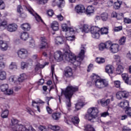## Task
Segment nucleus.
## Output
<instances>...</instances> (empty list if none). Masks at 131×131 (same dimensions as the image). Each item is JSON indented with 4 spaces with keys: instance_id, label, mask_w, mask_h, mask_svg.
I'll return each mask as SVG.
<instances>
[{
    "instance_id": "obj_1",
    "label": "nucleus",
    "mask_w": 131,
    "mask_h": 131,
    "mask_svg": "<svg viewBox=\"0 0 131 131\" xmlns=\"http://www.w3.org/2000/svg\"><path fill=\"white\" fill-rule=\"evenodd\" d=\"M84 53H85V47L84 45H81V50L78 57H76L73 53H65V60L67 61H73L75 66H80V64H81V61L84 58Z\"/></svg>"
},
{
    "instance_id": "obj_2",
    "label": "nucleus",
    "mask_w": 131,
    "mask_h": 131,
    "mask_svg": "<svg viewBox=\"0 0 131 131\" xmlns=\"http://www.w3.org/2000/svg\"><path fill=\"white\" fill-rule=\"evenodd\" d=\"M78 91V87L77 86L71 85L68 86L65 90H62L61 95H64L65 98L68 99V100L66 103L68 110H69V108L71 107V101L70 99L72 98L73 94Z\"/></svg>"
},
{
    "instance_id": "obj_3",
    "label": "nucleus",
    "mask_w": 131,
    "mask_h": 131,
    "mask_svg": "<svg viewBox=\"0 0 131 131\" xmlns=\"http://www.w3.org/2000/svg\"><path fill=\"white\" fill-rule=\"evenodd\" d=\"M92 82L98 89H104L109 85L108 81L105 79H101L100 77L93 74L92 76Z\"/></svg>"
},
{
    "instance_id": "obj_4",
    "label": "nucleus",
    "mask_w": 131,
    "mask_h": 131,
    "mask_svg": "<svg viewBox=\"0 0 131 131\" xmlns=\"http://www.w3.org/2000/svg\"><path fill=\"white\" fill-rule=\"evenodd\" d=\"M88 115L85 116V118L91 122H96L99 114V110L96 107H91L88 110Z\"/></svg>"
},
{
    "instance_id": "obj_5",
    "label": "nucleus",
    "mask_w": 131,
    "mask_h": 131,
    "mask_svg": "<svg viewBox=\"0 0 131 131\" xmlns=\"http://www.w3.org/2000/svg\"><path fill=\"white\" fill-rule=\"evenodd\" d=\"M90 32L93 38L98 39L100 37V28L99 27L95 26L91 27Z\"/></svg>"
},
{
    "instance_id": "obj_6",
    "label": "nucleus",
    "mask_w": 131,
    "mask_h": 131,
    "mask_svg": "<svg viewBox=\"0 0 131 131\" xmlns=\"http://www.w3.org/2000/svg\"><path fill=\"white\" fill-rule=\"evenodd\" d=\"M108 45V50H109L111 53H112V54H116V53H118L119 51V45L118 44H112V42L109 41Z\"/></svg>"
},
{
    "instance_id": "obj_7",
    "label": "nucleus",
    "mask_w": 131,
    "mask_h": 131,
    "mask_svg": "<svg viewBox=\"0 0 131 131\" xmlns=\"http://www.w3.org/2000/svg\"><path fill=\"white\" fill-rule=\"evenodd\" d=\"M26 10L28 11L29 12H30L31 15H33L34 17H35L36 21L37 22H42V19H41V17H40L37 13H36L34 10L31 8L30 6H26L25 7Z\"/></svg>"
},
{
    "instance_id": "obj_8",
    "label": "nucleus",
    "mask_w": 131,
    "mask_h": 131,
    "mask_svg": "<svg viewBox=\"0 0 131 131\" xmlns=\"http://www.w3.org/2000/svg\"><path fill=\"white\" fill-rule=\"evenodd\" d=\"M17 56L20 59H26L28 56V51L26 49H20L17 52Z\"/></svg>"
},
{
    "instance_id": "obj_9",
    "label": "nucleus",
    "mask_w": 131,
    "mask_h": 131,
    "mask_svg": "<svg viewBox=\"0 0 131 131\" xmlns=\"http://www.w3.org/2000/svg\"><path fill=\"white\" fill-rule=\"evenodd\" d=\"M54 57L57 62H60V61L65 60V54H62V52L60 51L55 52L54 53Z\"/></svg>"
},
{
    "instance_id": "obj_10",
    "label": "nucleus",
    "mask_w": 131,
    "mask_h": 131,
    "mask_svg": "<svg viewBox=\"0 0 131 131\" xmlns=\"http://www.w3.org/2000/svg\"><path fill=\"white\" fill-rule=\"evenodd\" d=\"M40 40L41 43L39 45V48L40 49H46V48H47L48 46V40H47V38H46V37H40Z\"/></svg>"
},
{
    "instance_id": "obj_11",
    "label": "nucleus",
    "mask_w": 131,
    "mask_h": 131,
    "mask_svg": "<svg viewBox=\"0 0 131 131\" xmlns=\"http://www.w3.org/2000/svg\"><path fill=\"white\" fill-rule=\"evenodd\" d=\"M64 76L67 78L71 77L73 75V73L72 72V69L70 67H67L66 68L64 73Z\"/></svg>"
},
{
    "instance_id": "obj_12",
    "label": "nucleus",
    "mask_w": 131,
    "mask_h": 131,
    "mask_svg": "<svg viewBox=\"0 0 131 131\" xmlns=\"http://www.w3.org/2000/svg\"><path fill=\"white\" fill-rule=\"evenodd\" d=\"M18 28V26L16 24H9L7 26V30L9 32H14Z\"/></svg>"
},
{
    "instance_id": "obj_13",
    "label": "nucleus",
    "mask_w": 131,
    "mask_h": 131,
    "mask_svg": "<svg viewBox=\"0 0 131 131\" xmlns=\"http://www.w3.org/2000/svg\"><path fill=\"white\" fill-rule=\"evenodd\" d=\"M75 11L77 14H81L82 13H84V12H85V8H84L83 5H78L75 7Z\"/></svg>"
},
{
    "instance_id": "obj_14",
    "label": "nucleus",
    "mask_w": 131,
    "mask_h": 131,
    "mask_svg": "<svg viewBox=\"0 0 131 131\" xmlns=\"http://www.w3.org/2000/svg\"><path fill=\"white\" fill-rule=\"evenodd\" d=\"M9 48V45L6 41H4L3 40H0V49L3 52H5L8 50Z\"/></svg>"
},
{
    "instance_id": "obj_15",
    "label": "nucleus",
    "mask_w": 131,
    "mask_h": 131,
    "mask_svg": "<svg viewBox=\"0 0 131 131\" xmlns=\"http://www.w3.org/2000/svg\"><path fill=\"white\" fill-rule=\"evenodd\" d=\"M122 78L125 83L131 85V77H128L127 74H122Z\"/></svg>"
},
{
    "instance_id": "obj_16",
    "label": "nucleus",
    "mask_w": 131,
    "mask_h": 131,
    "mask_svg": "<svg viewBox=\"0 0 131 131\" xmlns=\"http://www.w3.org/2000/svg\"><path fill=\"white\" fill-rule=\"evenodd\" d=\"M98 48H99V51H104L105 49H106V50H108L109 48V41L106 42L105 43H101L99 45Z\"/></svg>"
},
{
    "instance_id": "obj_17",
    "label": "nucleus",
    "mask_w": 131,
    "mask_h": 131,
    "mask_svg": "<svg viewBox=\"0 0 131 131\" xmlns=\"http://www.w3.org/2000/svg\"><path fill=\"white\" fill-rule=\"evenodd\" d=\"M119 106L121 108H122V109L126 110L127 108H129V107H128V106H129V102L127 100H125L121 102L119 104Z\"/></svg>"
},
{
    "instance_id": "obj_18",
    "label": "nucleus",
    "mask_w": 131,
    "mask_h": 131,
    "mask_svg": "<svg viewBox=\"0 0 131 131\" xmlns=\"http://www.w3.org/2000/svg\"><path fill=\"white\" fill-rule=\"evenodd\" d=\"M6 28H8V22L6 20H2L0 19V30L3 31V30H5Z\"/></svg>"
},
{
    "instance_id": "obj_19",
    "label": "nucleus",
    "mask_w": 131,
    "mask_h": 131,
    "mask_svg": "<svg viewBox=\"0 0 131 131\" xmlns=\"http://www.w3.org/2000/svg\"><path fill=\"white\" fill-rule=\"evenodd\" d=\"M45 102L42 101H40V102H35V101H32V106L34 107V110H37L38 111V112H40V109L39 108V104H42Z\"/></svg>"
},
{
    "instance_id": "obj_20",
    "label": "nucleus",
    "mask_w": 131,
    "mask_h": 131,
    "mask_svg": "<svg viewBox=\"0 0 131 131\" xmlns=\"http://www.w3.org/2000/svg\"><path fill=\"white\" fill-rule=\"evenodd\" d=\"M51 28L54 31H57L59 30V23L57 21H54L51 23Z\"/></svg>"
},
{
    "instance_id": "obj_21",
    "label": "nucleus",
    "mask_w": 131,
    "mask_h": 131,
    "mask_svg": "<svg viewBox=\"0 0 131 131\" xmlns=\"http://www.w3.org/2000/svg\"><path fill=\"white\" fill-rule=\"evenodd\" d=\"M113 70H114V68L112 66L108 65L105 67V72L108 74H112L113 73Z\"/></svg>"
},
{
    "instance_id": "obj_22",
    "label": "nucleus",
    "mask_w": 131,
    "mask_h": 131,
    "mask_svg": "<svg viewBox=\"0 0 131 131\" xmlns=\"http://www.w3.org/2000/svg\"><path fill=\"white\" fill-rule=\"evenodd\" d=\"M20 27L24 31H29L30 30V25L27 23L23 24L20 26Z\"/></svg>"
},
{
    "instance_id": "obj_23",
    "label": "nucleus",
    "mask_w": 131,
    "mask_h": 131,
    "mask_svg": "<svg viewBox=\"0 0 131 131\" xmlns=\"http://www.w3.org/2000/svg\"><path fill=\"white\" fill-rule=\"evenodd\" d=\"M20 37L22 40L25 41L28 38H29V34L27 32H23L21 33Z\"/></svg>"
},
{
    "instance_id": "obj_24",
    "label": "nucleus",
    "mask_w": 131,
    "mask_h": 131,
    "mask_svg": "<svg viewBox=\"0 0 131 131\" xmlns=\"http://www.w3.org/2000/svg\"><path fill=\"white\" fill-rule=\"evenodd\" d=\"M100 103L103 107H105V106H108L110 104V99H108L106 100L104 99H102L100 100Z\"/></svg>"
},
{
    "instance_id": "obj_25",
    "label": "nucleus",
    "mask_w": 131,
    "mask_h": 131,
    "mask_svg": "<svg viewBox=\"0 0 131 131\" xmlns=\"http://www.w3.org/2000/svg\"><path fill=\"white\" fill-rule=\"evenodd\" d=\"M94 12V7L91 6H88L86 10V13L87 15H91V14H93Z\"/></svg>"
},
{
    "instance_id": "obj_26",
    "label": "nucleus",
    "mask_w": 131,
    "mask_h": 131,
    "mask_svg": "<svg viewBox=\"0 0 131 131\" xmlns=\"http://www.w3.org/2000/svg\"><path fill=\"white\" fill-rule=\"evenodd\" d=\"M55 43L56 45H62L64 43V39L62 37H57L55 39Z\"/></svg>"
},
{
    "instance_id": "obj_27",
    "label": "nucleus",
    "mask_w": 131,
    "mask_h": 131,
    "mask_svg": "<svg viewBox=\"0 0 131 131\" xmlns=\"http://www.w3.org/2000/svg\"><path fill=\"white\" fill-rule=\"evenodd\" d=\"M48 64H49V62H46L45 64H41L39 63H37L36 65L35 70H36V71H38L39 69L45 68V67L46 66V65H48Z\"/></svg>"
},
{
    "instance_id": "obj_28",
    "label": "nucleus",
    "mask_w": 131,
    "mask_h": 131,
    "mask_svg": "<svg viewBox=\"0 0 131 131\" xmlns=\"http://www.w3.org/2000/svg\"><path fill=\"white\" fill-rule=\"evenodd\" d=\"M124 68L121 65H119L116 70L117 74H121L123 72Z\"/></svg>"
},
{
    "instance_id": "obj_29",
    "label": "nucleus",
    "mask_w": 131,
    "mask_h": 131,
    "mask_svg": "<svg viewBox=\"0 0 131 131\" xmlns=\"http://www.w3.org/2000/svg\"><path fill=\"white\" fill-rule=\"evenodd\" d=\"M28 76L26 75V74H21L20 75V77L18 78V81H19V82H22V81H23V80H25V79H27L28 78Z\"/></svg>"
},
{
    "instance_id": "obj_30",
    "label": "nucleus",
    "mask_w": 131,
    "mask_h": 131,
    "mask_svg": "<svg viewBox=\"0 0 131 131\" xmlns=\"http://www.w3.org/2000/svg\"><path fill=\"white\" fill-rule=\"evenodd\" d=\"M18 120H17L16 119H14L13 118L11 120V127L12 128H15V127H17V125L18 124Z\"/></svg>"
},
{
    "instance_id": "obj_31",
    "label": "nucleus",
    "mask_w": 131,
    "mask_h": 131,
    "mask_svg": "<svg viewBox=\"0 0 131 131\" xmlns=\"http://www.w3.org/2000/svg\"><path fill=\"white\" fill-rule=\"evenodd\" d=\"M7 78V73L5 71L0 72V79L1 80H4Z\"/></svg>"
},
{
    "instance_id": "obj_32",
    "label": "nucleus",
    "mask_w": 131,
    "mask_h": 131,
    "mask_svg": "<svg viewBox=\"0 0 131 131\" xmlns=\"http://www.w3.org/2000/svg\"><path fill=\"white\" fill-rule=\"evenodd\" d=\"M91 29H92V27L89 26V25H84L83 30L86 33H89L91 32Z\"/></svg>"
},
{
    "instance_id": "obj_33",
    "label": "nucleus",
    "mask_w": 131,
    "mask_h": 131,
    "mask_svg": "<svg viewBox=\"0 0 131 131\" xmlns=\"http://www.w3.org/2000/svg\"><path fill=\"white\" fill-rule=\"evenodd\" d=\"M52 118L54 120H58L60 117H61V113H54L52 114Z\"/></svg>"
},
{
    "instance_id": "obj_34",
    "label": "nucleus",
    "mask_w": 131,
    "mask_h": 131,
    "mask_svg": "<svg viewBox=\"0 0 131 131\" xmlns=\"http://www.w3.org/2000/svg\"><path fill=\"white\" fill-rule=\"evenodd\" d=\"M16 127L18 128L19 131H28V129L26 128V127L22 124L17 125Z\"/></svg>"
},
{
    "instance_id": "obj_35",
    "label": "nucleus",
    "mask_w": 131,
    "mask_h": 131,
    "mask_svg": "<svg viewBox=\"0 0 131 131\" xmlns=\"http://www.w3.org/2000/svg\"><path fill=\"white\" fill-rule=\"evenodd\" d=\"M99 33H101V34H108V28H102L100 29Z\"/></svg>"
},
{
    "instance_id": "obj_36",
    "label": "nucleus",
    "mask_w": 131,
    "mask_h": 131,
    "mask_svg": "<svg viewBox=\"0 0 131 131\" xmlns=\"http://www.w3.org/2000/svg\"><path fill=\"white\" fill-rule=\"evenodd\" d=\"M101 18L102 21H107L108 20V13H103L101 14Z\"/></svg>"
},
{
    "instance_id": "obj_37",
    "label": "nucleus",
    "mask_w": 131,
    "mask_h": 131,
    "mask_svg": "<svg viewBox=\"0 0 131 131\" xmlns=\"http://www.w3.org/2000/svg\"><path fill=\"white\" fill-rule=\"evenodd\" d=\"M8 89H9V85H8V84H3L1 86V90L2 92H5L6 91H7V90H8Z\"/></svg>"
},
{
    "instance_id": "obj_38",
    "label": "nucleus",
    "mask_w": 131,
    "mask_h": 131,
    "mask_svg": "<svg viewBox=\"0 0 131 131\" xmlns=\"http://www.w3.org/2000/svg\"><path fill=\"white\" fill-rule=\"evenodd\" d=\"M48 127L49 128H50L51 129H52V130H54V131H58L60 130V127L57 125L53 126L52 125H49Z\"/></svg>"
},
{
    "instance_id": "obj_39",
    "label": "nucleus",
    "mask_w": 131,
    "mask_h": 131,
    "mask_svg": "<svg viewBox=\"0 0 131 131\" xmlns=\"http://www.w3.org/2000/svg\"><path fill=\"white\" fill-rule=\"evenodd\" d=\"M9 115V111L7 110H5L1 114V117L2 118H7Z\"/></svg>"
},
{
    "instance_id": "obj_40",
    "label": "nucleus",
    "mask_w": 131,
    "mask_h": 131,
    "mask_svg": "<svg viewBox=\"0 0 131 131\" xmlns=\"http://www.w3.org/2000/svg\"><path fill=\"white\" fill-rule=\"evenodd\" d=\"M72 121L74 124H78L79 123V118L78 117H74L72 119Z\"/></svg>"
},
{
    "instance_id": "obj_41",
    "label": "nucleus",
    "mask_w": 131,
    "mask_h": 131,
    "mask_svg": "<svg viewBox=\"0 0 131 131\" xmlns=\"http://www.w3.org/2000/svg\"><path fill=\"white\" fill-rule=\"evenodd\" d=\"M122 95L123 98H125L126 99H127V98L129 97V92L126 91H122Z\"/></svg>"
},
{
    "instance_id": "obj_42",
    "label": "nucleus",
    "mask_w": 131,
    "mask_h": 131,
    "mask_svg": "<svg viewBox=\"0 0 131 131\" xmlns=\"http://www.w3.org/2000/svg\"><path fill=\"white\" fill-rule=\"evenodd\" d=\"M17 78L16 77V76H12L9 78V81L11 82H14L15 83V82H19L18 80L17 81Z\"/></svg>"
},
{
    "instance_id": "obj_43",
    "label": "nucleus",
    "mask_w": 131,
    "mask_h": 131,
    "mask_svg": "<svg viewBox=\"0 0 131 131\" xmlns=\"http://www.w3.org/2000/svg\"><path fill=\"white\" fill-rule=\"evenodd\" d=\"M96 62L98 64H103V63H105V59L101 57H97L96 58Z\"/></svg>"
},
{
    "instance_id": "obj_44",
    "label": "nucleus",
    "mask_w": 131,
    "mask_h": 131,
    "mask_svg": "<svg viewBox=\"0 0 131 131\" xmlns=\"http://www.w3.org/2000/svg\"><path fill=\"white\" fill-rule=\"evenodd\" d=\"M57 5L58 8H62V7H64V5H65V1L64 0H59Z\"/></svg>"
},
{
    "instance_id": "obj_45",
    "label": "nucleus",
    "mask_w": 131,
    "mask_h": 131,
    "mask_svg": "<svg viewBox=\"0 0 131 131\" xmlns=\"http://www.w3.org/2000/svg\"><path fill=\"white\" fill-rule=\"evenodd\" d=\"M85 129L86 131H95V128L93 126H92V125H87L85 127Z\"/></svg>"
},
{
    "instance_id": "obj_46",
    "label": "nucleus",
    "mask_w": 131,
    "mask_h": 131,
    "mask_svg": "<svg viewBox=\"0 0 131 131\" xmlns=\"http://www.w3.org/2000/svg\"><path fill=\"white\" fill-rule=\"evenodd\" d=\"M9 69L12 70H16L17 69V64L15 62H12L9 66Z\"/></svg>"
},
{
    "instance_id": "obj_47",
    "label": "nucleus",
    "mask_w": 131,
    "mask_h": 131,
    "mask_svg": "<svg viewBox=\"0 0 131 131\" xmlns=\"http://www.w3.org/2000/svg\"><path fill=\"white\" fill-rule=\"evenodd\" d=\"M75 31L78 32V29H77L75 30L72 28H69L68 30L67 31V33H74Z\"/></svg>"
},
{
    "instance_id": "obj_48",
    "label": "nucleus",
    "mask_w": 131,
    "mask_h": 131,
    "mask_svg": "<svg viewBox=\"0 0 131 131\" xmlns=\"http://www.w3.org/2000/svg\"><path fill=\"white\" fill-rule=\"evenodd\" d=\"M61 28L63 30V31H65V32H67L68 31V26H67V24H62L61 25Z\"/></svg>"
},
{
    "instance_id": "obj_49",
    "label": "nucleus",
    "mask_w": 131,
    "mask_h": 131,
    "mask_svg": "<svg viewBox=\"0 0 131 131\" xmlns=\"http://www.w3.org/2000/svg\"><path fill=\"white\" fill-rule=\"evenodd\" d=\"M82 106H83V102H79L76 104V109L78 111L81 107H82Z\"/></svg>"
},
{
    "instance_id": "obj_50",
    "label": "nucleus",
    "mask_w": 131,
    "mask_h": 131,
    "mask_svg": "<svg viewBox=\"0 0 131 131\" xmlns=\"http://www.w3.org/2000/svg\"><path fill=\"white\" fill-rule=\"evenodd\" d=\"M114 59L117 63H120L121 60H120V56L118 55H114Z\"/></svg>"
},
{
    "instance_id": "obj_51",
    "label": "nucleus",
    "mask_w": 131,
    "mask_h": 131,
    "mask_svg": "<svg viewBox=\"0 0 131 131\" xmlns=\"http://www.w3.org/2000/svg\"><path fill=\"white\" fill-rule=\"evenodd\" d=\"M126 39V38L125 36L122 37L119 41V45H124Z\"/></svg>"
},
{
    "instance_id": "obj_52",
    "label": "nucleus",
    "mask_w": 131,
    "mask_h": 131,
    "mask_svg": "<svg viewBox=\"0 0 131 131\" xmlns=\"http://www.w3.org/2000/svg\"><path fill=\"white\" fill-rule=\"evenodd\" d=\"M116 97H117V98L118 100H121V99L123 98V96H122V91H120V92H117V94H116Z\"/></svg>"
},
{
    "instance_id": "obj_53",
    "label": "nucleus",
    "mask_w": 131,
    "mask_h": 131,
    "mask_svg": "<svg viewBox=\"0 0 131 131\" xmlns=\"http://www.w3.org/2000/svg\"><path fill=\"white\" fill-rule=\"evenodd\" d=\"M120 3L119 2H115L114 5V8L115 10H118L120 8Z\"/></svg>"
},
{
    "instance_id": "obj_54",
    "label": "nucleus",
    "mask_w": 131,
    "mask_h": 131,
    "mask_svg": "<svg viewBox=\"0 0 131 131\" xmlns=\"http://www.w3.org/2000/svg\"><path fill=\"white\" fill-rule=\"evenodd\" d=\"M5 94L6 95H8L9 96H10V95H13V93H14V91H13V90L12 89H7L6 91H5Z\"/></svg>"
},
{
    "instance_id": "obj_55",
    "label": "nucleus",
    "mask_w": 131,
    "mask_h": 131,
    "mask_svg": "<svg viewBox=\"0 0 131 131\" xmlns=\"http://www.w3.org/2000/svg\"><path fill=\"white\" fill-rule=\"evenodd\" d=\"M125 113L127 114V116L131 117V107L127 108L125 110Z\"/></svg>"
},
{
    "instance_id": "obj_56",
    "label": "nucleus",
    "mask_w": 131,
    "mask_h": 131,
    "mask_svg": "<svg viewBox=\"0 0 131 131\" xmlns=\"http://www.w3.org/2000/svg\"><path fill=\"white\" fill-rule=\"evenodd\" d=\"M67 40H70L71 41H73L75 40V37L74 36H69L66 37Z\"/></svg>"
},
{
    "instance_id": "obj_57",
    "label": "nucleus",
    "mask_w": 131,
    "mask_h": 131,
    "mask_svg": "<svg viewBox=\"0 0 131 131\" xmlns=\"http://www.w3.org/2000/svg\"><path fill=\"white\" fill-rule=\"evenodd\" d=\"M27 67H28V66L27 65L26 62L22 61L21 63V69H25V68H27Z\"/></svg>"
},
{
    "instance_id": "obj_58",
    "label": "nucleus",
    "mask_w": 131,
    "mask_h": 131,
    "mask_svg": "<svg viewBox=\"0 0 131 131\" xmlns=\"http://www.w3.org/2000/svg\"><path fill=\"white\" fill-rule=\"evenodd\" d=\"M6 8V6L5 5V3L4 1L2 0L0 1V10H4Z\"/></svg>"
},
{
    "instance_id": "obj_59",
    "label": "nucleus",
    "mask_w": 131,
    "mask_h": 131,
    "mask_svg": "<svg viewBox=\"0 0 131 131\" xmlns=\"http://www.w3.org/2000/svg\"><path fill=\"white\" fill-rule=\"evenodd\" d=\"M114 85L116 88L118 89L120 88V81L116 80L114 81Z\"/></svg>"
},
{
    "instance_id": "obj_60",
    "label": "nucleus",
    "mask_w": 131,
    "mask_h": 131,
    "mask_svg": "<svg viewBox=\"0 0 131 131\" xmlns=\"http://www.w3.org/2000/svg\"><path fill=\"white\" fill-rule=\"evenodd\" d=\"M114 30L115 32H118V31H120V30H122V27L121 26L116 27L114 28Z\"/></svg>"
},
{
    "instance_id": "obj_61",
    "label": "nucleus",
    "mask_w": 131,
    "mask_h": 131,
    "mask_svg": "<svg viewBox=\"0 0 131 131\" xmlns=\"http://www.w3.org/2000/svg\"><path fill=\"white\" fill-rule=\"evenodd\" d=\"M39 129L40 131H48V128L46 127V126L43 125H40L39 127Z\"/></svg>"
},
{
    "instance_id": "obj_62",
    "label": "nucleus",
    "mask_w": 131,
    "mask_h": 131,
    "mask_svg": "<svg viewBox=\"0 0 131 131\" xmlns=\"http://www.w3.org/2000/svg\"><path fill=\"white\" fill-rule=\"evenodd\" d=\"M6 67V63L4 62H0V70H3Z\"/></svg>"
},
{
    "instance_id": "obj_63",
    "label": "nucleus",
    "mask_w": 131,
    "mask_h": 131,
    "mask_svg": "<svg viewBox=\"0 0 131 131\" xmlns=\"http://www.w3.org/2000/svg\"><path fill=\"white\" fill-rule=\"evenodd\" d=\"M33 61L31 59H29L27 60V62H26V63H27V64L28 66H32V63H33Z\"/></svg>"
},
{
    "instance_id": "obj_64",
    "label": "nucleus",
    "mask_w": 131,
    "mask_h": 131,
    "mask_svg": "<svg viewBox=\"0 0 131 131\" xmlns=\"http://www.w3.org/2000/svg\"><path fill=\"white\" fill-rule=\"evenodd\" d=\"M124 22L126 24H130L131 19L128 18H125L124 20Z\"/></svg>"
}]
</instances>
